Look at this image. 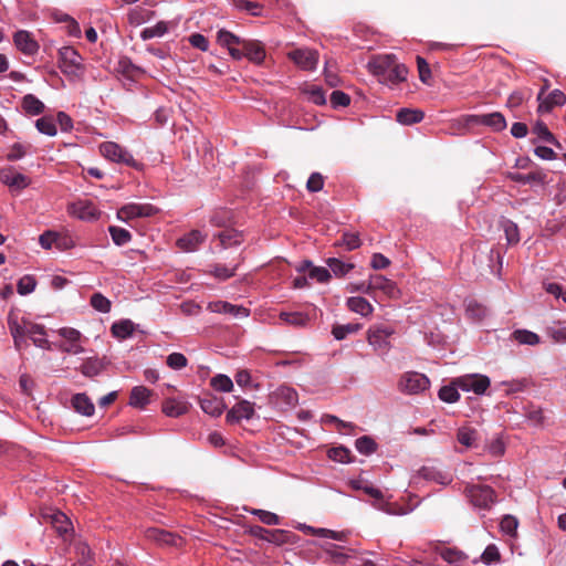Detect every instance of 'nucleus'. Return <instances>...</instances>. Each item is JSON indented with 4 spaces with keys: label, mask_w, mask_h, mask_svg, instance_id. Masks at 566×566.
<instances>
[{
    "label": "nucleus",
    "mask_w": 566,
    "mask_h": 566,
    "mask_svg": "<svg viewBox=\"0 0 566 566\" xmlns=\"http://www.w3.org/2000/svg\"><path fill=\"white\" fill-rule=\"evenodd\" d=\"M8 326L17 349H21L27 343V336L31 338L36 347L49 348V340L43 325L20 317L15 311H10L8 314Z\"/></svg>",
    "instance_id": "f257e3e1"
},
{
    "label": "nucleus",
    "mask_w": 566,
    "mask_h": 566,
    "mask_svg": "<svg viewBox=\"0 0 566 566\" xmlns=\"http://www.w3.org/2000/svg\"><path fill=\"white\" fill-rule=\"evenodd\" d=\"M59 67L71 81H80L84 77L86 67L82 55L73 46H62L57 51Z\"/></svg>",
    "instance_id": "f03ea898"
},
{
    "label": "nucleus",
    "mask_w": 566,
    "mask_h": 566,
    "mask_svg": "<svg viewBox=\"0 0 566 566\" xmlns=\"http://www.w3.org/2000/svg\"><path fill=\"white\" fill-rule=\"evenodd\" d=\"M464 494L471 505L480 512L490 511L497 501L495 491L489 485L468 484Z\"/></svg>",
    "instance_id": "7ed1b4c3"
},
{
    "label": "nucleus",
    "mask_w": 566,
    "mask_h": 566,
    "mask_svg": "<svg viewBox=\"0 0 566 566\" xmlns=\"http://www.w3.org/2000/svg\"><path fill=\"white\" fill-rule=\"evenodd\" d=\"M395 333V327L389 324H373L367 331L368 344L378 355H386L391 348L390 338Z\"/></svg>",
    "instance_id": "20e7f679"
},
{
    "label": "nucleus",
    "mask_w": 566,
    "mask_h": 566,
    "mask_svg": "<svg viewBox=\"0 0 566 566\" xmlns=\"http://www.w3.org/2000/svg\"><path fill=\"white\" fill-rule=\"evenodd\" d=\"M99 153L104 158L116 164H124L129 167L139 168V164L125 147L115 142H104L99 145Z\"/></svg>",
    "instance_id": "39448f33"
},
{
    "label": "nucleus",
    "mask_w": 566,
    "mask_h": 566,
    "mask_svg": "<svg viewBox=\"0 0 566 566\" xmlns=\"http://www.w3.org/2000/svg\"><path fill=\"white\" fill-rule=\"evenodd\" d=\"M430 386L429 378L418 371L403 373L398 381V389L407 395H418L427 390Z\"/></svg>",
    "instance_id": "423d86ee"
},
{
    "label": "nucleus",
    "mask_w": 566,
    "mask_h": 566,
    "mask_svg": "<svg viewBox=\"0 0 566 566\" xmlns=\"http://www.w3.org/2000/svg\"><path fill=\"white\" fill-rule=\"evenodd\" d=\"M464 123L467 125H483L494 133L502 132L507 126L504 115L500 112L465 115Z\"/></svg>",
    "instance_id": "0eeeda50"
},
{
    "label": "nucleus",
    "mask_w": 566,
    "mask_h": 566,
    "mask_svg": "<svg viewBox=\"0 0 566 566\" xmlns=\"http://www.w3.org/2000/svg\"><path fill=\"white\" fill-rule=\"evenodd\" d=\"M454 384L463 391L473 392L480 396L486 391L491 381L485 375L470 374L455 378Z\"/></svg>",
    "instance_id": "6e6552de"
},
{
    "label": "nucleus",
    "mask_w": 566,
    "mask_h": 566,
    "mask_svg": "<svg viewBox=\"0 0 566 566\" xmlns=\"http://www.w3.org/2000/svg\"><path fill=\"white\" fill-rule=\"evenodd\" d=\"M158 212V209L150 203L130 202L118 209L116 217L123 222H128L136 218L151 217Z\"/></svg>",
    "instance_id": "1a4fd4ad"
},
{
    "label": "nucleus",
    "mask_w": 566,
    "mask_h": 566,
    "mask_svg": "<svg viewBox=\"0 0 566 566\" xmlns=\"http://www.w3.org/2000/svg\"><path fill=\"white\" fill-rule=\"evenodd\" d=\"M287 56L304 71H314L318 64V52L308 48L293 50Z\"/></svg>",
    "instance_id": "9d476101"
},
{
    "label": "nucleus",
    "mask_w": 566,
    "mask_h": 566,
    "mask_svg": "<svg viewBox=\"0 0 566 566\" xmlns=\"http://www.w3.org/2000/svg\"><path fill=\"white\" fill-rule=\"evenodd\" d=\"M67 211L71 216L83 221H94L101 216L99 210L90 200H77L67 207Z\"/></svg>",
    "instance_id": "9b49d317"
},
{
    "label": "nucleus",
    "mask_w": 566,
    "mask_h": 566,
    "mask_svg": "<svg viewBox=\"0 0 566 566\" xmlns=\"http://www.w3.org/2000/svg\"><path fill=\"white\" fill-rule=\"evenodd\" d=\"M254 413V403L242 399L227 412L226 419L229 423H238L242 420H250Z\"/></svg>",
    "instance_id": "f8f14e48"
},
{
    "label": "nucleus",
    "mask_w": 566,
    "mask_h": 566,
    "mask_svg": "<svg viewBox=\"0 0 566 566\" xmlns=\"http://www.w3.org/2000/svg\"><path fill=\"white\" fill-rule=\"evenodd\" d=\"M13 42L21 53L29 56L36 54L40 48L32 33L25 30L17 31L13 34Z\"/></svg>",
    "instance_id": "ddd939ff"
},
{
    "label": "nucleus",
    "mask_w": 566,
    "mask_h": 566,
    "mask_svg": "<svg viewBox=\"0 0 566 566\" xmlns=\"http://www.w3.org/2000/svg\"><path fill=\"white\" fill-rule=\"evenodd\" d=\"M369 287L371 294L375 291H380L389 298H396L399 295L396 283L380 274L369 275Z\"/></svg>",
    "instance_id": "4468645a"
},
{
    "label": "nucleus",
    "mask_w": 566,
    "mask_h": 566,
    "mask_svg": "<svg viewBox=\"0 0 566 566\" xmlns=\"http://www.w3.org/2000/svg\"><path fill=\"white\" fill-rule=\"evenodd\" d=\"M207 310L211 313L229 314L233 317H248L250 315V311L247 307L226 301L209 302Z\"/></svg>",
    "instance_id": "2eb2a0df"
},
{
    "label": "nucleus",
    "mask_w": 566,
    "mask_h": 566,
    "mask_svg": "<svg viewBox=\"0 0 566 566\" xmlns=\"http://www.w3.org/2000/svg\"><path fill=\"white\" fill-rule=\"evenodd\" d=\"M544 88L538 93L537 99L539 101L538 112L548 113L554 106H563L566 103V95L560 90H554L543 98Z\"/></svg>",
    "instance_id": "dca6fc26"
},
{
    "label": "nucleus",
    "mask_w": 566,
    "mask_h": 566,
    "mask_svg": "<svg viewBox=\"0 0 566 566\" xmlns=\"http://www.w3.org/2000/svg\"><path fill=\"white\" fill-rule=\"evenodd\" d=\"M272 399L281 408H292L297 405V391L290 386H280L273 394Z\"/></svg>",
    "instance_id": "f3484780"
},
{
    "label": "nucleus",
    "mask_w": 566,
    "mask_h": 566,
    "mask_svg": "<svg viewBox=\"0 0 566 566\" xmlns=\"http://www.w3.org/2000/svg\"><path fill=\"white\" fill-rule=\"evenodd\" d=\"M397 64L395 56L391 54L378 55L368 62V70L380 80Z\"/></svg>",
    "instance_id": "a211bd4d"
},
{
    "label": "nucleus",
    "mask_w": 566,
    "mask_h": 566,
    "mask_svg": "<svg viewBox=\"0 0 566 566\" xmlns=\"http://www.w3.org/2000/svg\"><path fill=\"white\" fill-rule=\"evenodd\" d=\"M419 476L429 482H434L440 485H449L452 482V475L440 468L433 465H424L419 470Z\"/></svg>",
    "instance_id": "6ab92c4d"
},
{
    "label": "nucleus",
    "mask_w": 566,
    "mask_h": 566,
    "mask_svg": "<svg viewBox=\"0 0 566 566\" xmlns=\"http://www.w3.org/2000/svg\"><path fill=\"white\" fill-rule=\"evenodd\" d=\"M547 175L541 170L535 169L527 174L522 172H510L509 178L512 181H515L521 185H531V186H543L546 182Z\"/></svg>",
    "instance_id": "aec40b11"
},
{
    "label": "nucleus",
    "mask_w": 566,
    "mask_h": 566,
    "mask_svg": "<svg viewBox=\"0 0 566 566\" xmlns=\"http://www.w3.org/2000/svg\"><path fill=\"white\" fill-rule=\"evenodd\" d=\"M206 238L207 234L202 233L200 230H191L177 240V247L185 252H193L200 247Z\"/></svg>",
    "instance_id": "412c9836"
},
{
    "label": "nucleus",
    "mask_w": 566,
    "mask_h": 566,
    "mask_svg": "<svg viewBox=\"0 0 566 566\" xmlns=\"http://www.w3.org/2000/svg\"><path fill=\"white\" fill-rule=\"evenodd\" d=\"M350 485L353 489L355 490H361L364 491L366 494H368L369 496L374 497L375 500L378 501L377 504H375V506L378 509V510H381V511H385L389 514H391L392 512L388 509H386V506L388 505L387 503H385L382 501V492L377 489V488H374L373 485H369V484H365L363 481L360 480H353L350 481Z\"/></svg>",
    "instance_id": "4be33fe9"
},
{
    "label": "nucleus",
    "mask_w": 566,
    "mask_h": 566,
    "mask_svg": "<svg viewBox=\"0 0 566 566\" xmlns=\"http://www.w3.org/2000/svg\"><path fill=\"white\" fill-rule=\"evenodd\" d=\"M245 57L255 64H262L265 59V50L259 41H242Z\"/></svg>",
    "instance_id": "5701e85b"
},
{
    "label": "nucleus",
    "mask_w": 566,
    "mask_h": 566,
    "mask_svg": "<svg viewBox=\"0 0 566 566\" xmlns=\"http://www.w3.org/2000/svg\"><path fill=\"white\" fill-rule=\"evenodd\" d=\"M202 411L211 417H219L226 409L222 398L216 396L205 397L200 400Z\"/></svg>",
    "instance_id": "b1692460"
},
{
    "label": "nucleus",
    "mask_w": 566,
    "mask_h": 566,
    "mask_svg": "<svg viewBox=\"0 0 566 566\" xmlns=\"http://www.w3.org/2000/svg\"><path fill=\"white\" fill-rule=\"evenodd\" d=\"M408 69L403 64H397L390 69L379 82L389 86L398 85L407 80Z\"/></svg>",
    "instance_id": "393cba45"
},
{
    "label": "nucleus",
    "mask_w": 566,
    "mask_h": 566,
    "mask_svg": "<svg viewBox=\"0 0 566 566\" xmlns=\"http://www.w3.org/2000/svg\"><path fill=\"white\" fill-rule=\"evenodd\" d=\"M151 391L145 386H136L129 396V406L144 409L149 403Z\"/></svg>",
    "instance_id": "a878e982"
},
{
    "label": "nucleus",
    "mask_w": 566,
    "mask_h": 566,
    "mask_svg": "<svg viewBox=\"0 0 566 566\" xmlns=\"http://www.w3.org/2000/svg\"><path fill=\"white\" fill-rule=\"evenodd\" d=\"M72 406L76 412L85 417L94 415L95 407L92 400L85 394H76L72 398Z\"/></svg>",
    "instance_id": "bb28decb"
},
{
    "label": "nucleus",
    "mask_w": 566,
    "mask_h": 566,
    "mask_svg": "<svg viewBox=\"0 0 566 566\" xmlns=\"http://www.w3.org/2000/svg\"><path fill=\"white\" fill-rule=\"evenodd\" d=\"M136 325L133 321L125 318L117 322H114L111 332L114 337L118 339H126L130 337L135 332Z\"/></svg>",
    "instance_id": "cd10ccee"
},
{
    "label": "nucleus",
    "mask_w": 566,
    "mask_h": 566,
    "mask_svg": "<svg viewBox=\"0 0 566 566\" xmlns=\"http://www.w3.org/2000/svg\"><path fill=\"white\" fill-rule=\"evenodd\" d=\"M349 311L357 313L361 316H368L373 313V305L361 296H352L346 301Z\"/></svg>",
    "instance_id": "c85d7f7f"
},
{
    "label": "nucleus",
    "mask_w": 566,
    "mask_h": 566,
    "mask_svg": "<svg viewBox=\"0 0 566 566\" xmlns=\"http://www.w3.org/2000/svg\"><path fill=\"white\" fill-rule=\"evenodd\" d=\"M326 264L331 274L335 275L336 277L346 276L355 268L354 263L345 262L337 258H328L326 260Z\"/></svg>",
    "instance_id": "c756f323"
},
{
    "label": "nucleus",
    "mask_w": 566,
    "mask_h": 566,
    "mask_svg": "<svg viewBox=\"0 0 566 566\" xmlns=\"http://www.w3.org/2000/svg\"><path fill=\"white\" fill-rule=\"evenodd\" d=\"M424 117V114L420 109L413 108H400L396 114V119L402 125H412L420 123Z\"/></svg>",
    "instance_id": "7c9ffc66"
},
{
    "label": "nucleus",
    "mask_w": 566,
    "mask_h": 566,
    "mask_svg": "<svg viewBox=\"0 0 566 566\" xmlns=\"http://www.w3.org/2000/svg\"><path fill=\"white\" fill-rule=\"evenodd\" d=\"M21 106L23 111L31 115L36 116L44 112V104L33 94H27L22 97Z\"/></svg>",
    "instance_id": "2f4dec72"
},
{
    "label": "nucleus",
    "mask_w": 566,
    "mask_h": 566,
    "mask_svg": "<svg viewBox=\"0 0 566 566\" xmlns=\"http://www.w3.org/2000/svg\"><path fill=\"white\" fill-rule=\"evenodd\" d=\"M479 439L478 431L469 426H463L458 429L457 440L460 444L465 448H474L476 446V441Z\"/></svg>",
    "instance_id": "473e14b6"
},
{
    "label": "nucleus",
    "mask_w": 566,
    "mask_h": 566,
    "mask_svg": "<svg viewBox=\"0 0 566 566\" xmlns=\"http://www.w3.org/2000/svg\"><path fill=\"white\" fill-rule=\"evenodd\" d=\"M220 240V244L223 249L231 248L233 245H239L243 241L242 233L234 229H226L217 234Z\"/></svg>",
    "instance_id": "72a5a7b5"
},
{
    "label": "nucleus",
    "mask_w": 566,
    "mask_h": 566,
    "mask_svg": "<svg viewBox=\"0 0 566 566\" xmlns=\"http://www.w3.org/2000/svg\"><path fill=\"white\" fill-rule=\"evenodd\" d=\"M1 180L4 185L15 189H24L30 185V179L20 172L4 174L1 176Z\"/></svg>",
    "instance_id": "f704fd0d"
},
{
    "label": "nucleus",
    "mask_w": 566,
    "mask_h": 566,
    "mask_svg": "<svg viewBox=\"0 0 566 566\" xmlns=\"http://www.w3.org/2000/svg\"><path fill=\"white\" fill-rule=\"evenodd\" d=\"M512 338L521 345L535 346L541 343L539 336L528 329H516L512 334Z\"/></svg>",
    "instance_id": "c9c22d12"
},
{
    "label": "nucleus",
    "mask_w": 566,
    "mask_h": 566,
    "mask_svg": "<svg viewBox=\"0 0 566 566\" xmlns=\"http://www.w3.org/2000/svg\"><path fill=\"white\" fill-rule=\"evenodd\" d=\"M148 537L153 538L154 541L158 542L159 544L165 545H177L178 541L180 539L176 535L166 532L160 528H150L148 530Z\"/></svg>",
    "instance_id": "e433bc0d"
},
{
    "label": "nucleus",
    "mask_w": 566,
    "mask_h": 566,
    "mask_svg": "<svg viewBox=\"0 0 566 566\" xmlns=\"http://www.w3.org/2000/svg\"><path fill=\"white\" fill-rule=\"evenodd\" d=\"M51 523L61 535H66L72 530V522L60 511L51 515Z\"/></svg>",
    "instance_id": "4c0bfd02"
},
{
    "label": "nucleus",
    "mask_w": 566,
    "mask_h": 566,
    "mask_svg": "<svg viewBox=\"0 0 566 566\" xmlns=\"http://www.w3.org/2000/svg\"><path fill=\"white\" fill-rule=\"evenodd\" d=\"M361 328L359 323H347L333 326L332 334L335 339H345L348 335L357 333Z\"/></svg>",
    "instance_id": "58836bf2"
},
{
    "label": "nucleus",
    "mask_w": 566,
    "mask_h": 566,
    "mask_svg": "<svg viewBox=\"0 0 566 566\" xmlns=\"http://www.w3.org/2000/svg\"><path fill=\"white\" fill-rule=\"evenodd\" d=\"M459 389L453 380L450 385L441 387L438 396L444 402L454 403L460 399Z\"/></svg>",
    "instance_id": "ea45409f"
},
{
    "label": "nucleus",
    "mask_w": 566,
    "mask_h": 566,
    "mask_svg": "<svg viewBox=\"0 0 566 566\" xmlns=\"http://www.w3.org/2000/svg\"><path fill=\"white\" fill-rule=\"evenodd\" d=\"M168 32V25L165 21H159L153 27L145 28L140 32V38L143 40H150L154 38H160Z\"/></svg>",
    "instance_id": "a19ab883"
},
{
    "label": "nucleus",
    "mask_w": 566,
    "mask_h": 566,
    "mask_svg": "<svg viewBox=\"0 0 566 566\" xmlns=\"http://www.w3.org/2000/svg\"><path fill=\"white\" fill-rule=\"evenodd\" d=\"M467 316L473 321H482L488 315V308L476 301H469L465 306Z\"/></svg>",
    "instance_id": "79ce46f5"
},
{
    "label": "nucleus",
    "mask_w": 566,
    "mask_h": 566,
    "mask_svg": "<svg viewBox=\"0 0 566 566\" xmlns=\"http://www.w3.org/2000/svg\"><path fill=\"white\" fill-rule=\"evenodd\" d=\"M36 129L46 136L53 137L56 135L57 129L54 119L51 116H43L35 120Z\"/></svg>",
    "instance_id": "37998d69"
},
{
    "label": "nucleus",
    "mask_w": 566,
    "mask_h": 566,
    "mask_svg": "<svg viewBox=\"0 0 566 566\" xmlns=\"http://www.w3.org/2000/svg\"><path fill=\"white\" fill-rule=\"evenodd\" d=\"M502 228L505 233V238L509 244H516L520 242V231L518 227L515 222L509 219H504L502 222Z\"/></svg>",
    "instance_id": "c03bdc74"
},
{
    "label": "nucleus",
    "mask_w": 566,
    "mask_h": 566,
    "mask_svg": "<svg viewBox=\"0 0 566 566\" xmlns=\"http://www.w3.org/2000/svg\"><path fill=\"white\" fill-rule=\"evenodd\" d=\"M108 232L112 237L113 242L118 245H125L132 240V234L128 230L116 226H111Z\"/></svg>",
    "instance_id": "a18cd8bd"
},
{
    "label": "nucleus",
    "mask_w": 566,
    "mask_h": 566,
    "mask_svg": "<svg viewBox=\"0 0 566 566\" xmlns=\"http://www.w3.org/2000/svg\"><path fill=\"white\" fill-rule=\"evenodd\" d=\"M356 450L365 455L374 453L377 449V443L368 436H363L355 441Z\"/></svg>",
    "instance_id": "49530a36"
},
{
    "label": "nucleus",
    "mask_w": 566,
    "mask_h": 566,
    "mask_svg": "<svg viewBox=\"0 0 566 566\" xmlns=\"http://www.w3.org/2000/svg\"><path fill=\"white\" fill-rule=\"evenodd\" d=\"M163 411L168 417L177 418L186 413L187 407L182 402L167 400L163 406Z\"/></svg>",
    "instance_id": "de8ad7c7"
},
{
    "label": "nucleus",
    "mask_w": 566,
    "mask_h": 566,
    "mask_svg": "<svg viewBox=\"0 0 566 566\" xmlns=\"http://www.w3.org/2000/svg\"><path fill=\"white\" fill-rule=\"evenodd\" d=\"M91 306L101 313H108L112 307L111 301L102 293H94L90 300Z\"/></svg>",
    "instance_id": "09e8293b"
},
{
    "label": "nucleus",
    "mask_w": 566,
    "mask_h": 566,
    "mask_svg": "<svg viewBox=\"0 0 566 566\" xmlns=\"http://www.w3.org/2000/svg\"><path fill=\"white\" fill-rule=\"evenodd\" d=\"M518 527V521L513 515H505L500 522V530L503 534L509 535L511 537L516 535Z\"/></svg>",
    "instance_id": "8fccbe9b"
},
{
    "label": "nucleus",
    "mask_w": 566,
    "mask_h": 566,
    "mask_svg": "<svg viewBox=\"0 0 566 566\" xmlns=\"http://www.w3.org/2000/svg\"><path fill=\"white\" fill-rule=\"evenodd\" d=\"M211 386L221 392H230L233 388L232 379L223 374H219L211 379Z\"/></svg>",
    "instance_id": "3c124183"
},
{
    "label": "nucleus",
    "mask_w": 566,
    "mask_h": 566,
    "mask_svg": "<svg viewBox=\"0 0 566 566\" xmlns=\"http://www.w3.org/2000/svg\"><path fill=\"white\" fill-rule=\"evenodd\" d=\"M238 265L232 268L223 265V264H214L210 271V273L220 281L229 280L234 276Z\"/></svg>",
    "instance_id": "603ef678"
},
{
    "label": "nucleus",
    "mask_w": 566,
    "mask_h": 566,
    "mask_svg": "<svg viewBox=\"0 0 566 566\" xmlns=\"http://www.w3.org/2000/svg\"><path fill=\"white\" fill-rule=\"evenodd\" d=\"M217 40L220 45L226 46L228 50L235 44H242V41L237 35L224 29L218 31Z\"/></svg>",
    "instance_id": "864d4df0"
},
{
    "label": "nucleus",
    "mask_w": 566,
    "mask_h": 566,
    "mask_svg": "<svg viewBox=\"0 0 566 566\" xmlns=\"http://www.w3.org/2000/svg\"><path fill=\"white\" fill-rule=\"evenodd\" d=\"M328 458L339 463H349L352 461L350 450L342 446L329 449Z\"/></svg>",
    "instance_id": "5fc2aeb1"
},
{
    "label": "nucleus",
    "mask_w": 566,
    "mask_h": 566,
    "mask_svg": "<svg viewBox=\"0 0 566 566\" xmlns=\"http://www.w3.org/2000/svg\"><path fill=\"white\" fill-rule=\"evenodd\" d=\"M251 534L256 537L264 538L269 542H277L279 541L277 536H281L283 534V531H281V530L270 531V530H266L264 527L256 525V526L251 527Z\"/></svg>",
    "instance_id": "6e6d98bb"
},
{
    "label": "nucleus",
    "mask_w": 566,
    "mask_h": 566,
    "mask_svg": "<svg viewBox=\"0 0 566 566\" xmlns=\"http://www.w3.org/2000/svg\"><path fill=\"white\" fill-rule=\"evenodd\" d=\"M36 281L32 275L22 276L17 284V290L20 295H28L34 291Z\"/></svg>",
    "instance_id": "4d7b16f0"
},
{
    "label": "nucleus",
    "mask_w": 566,
    "mask_h": 566,
    "mask_svg": "<svg viewBox=\"0 0 566 566\" xmlns=\"http://www.w3.org/2000/svg\"><path fill=\"white\" fill-rule=\"evenodd\" d=\"M500 559L501 555L499 548L494 544L488 545L481 555V560L485 565H492L500 562Z\"/></svg>",
    "instance_id": "13d9d810"
},
{
    "label": "nucleus",
    "mask_w": 566,
    "mask_h": 566,
    "mask_svg": "<svg viewBox=\"0 0 566 566\" xmlns=\"http://www.w3.org/2000/svg\"><path fill=\"white\" fill-rule=\"evenodd\" d=\"M307 276L310 280H315L318 283H327L331 280L332 274L326 268L313 265Z\"/></svg>",
    "instance_id": "bf43d9fd"
},
{
    "label": "nucleus",
    "mask_w": 566,
    "mask_h": 566,
    "mask_svg": "<svg viewBox=\"0 0 566 566\" xmlns=\"http://www.w3.org/2000/svg\"><path fill=\"white\" fill-rule=\"evenodd\" d=\"M360 239L357 233L354 232H346L342 237V241L337 242L336 245L340 247L344 245L347 251L356 250L360 247Z\"/></svg>",
    "instance_id": "052dcab7"
},
{
    "label": "nucleus",
    "mask_w": 566,
    "mask_h": 566,
    "mask_svg": "<svg viewBox=\"0 0 566 566\" xmlns=\"http://www.w3.org/2000/svg\"><path fill=\"white\" fill-rule=\"evenodd\" d=\"M441 556L449 564L460 565L467 560V556L463 552L453 548L444 549Z\"/></svg>",
    "instance_id": "680f3d73"
},
{
    "label": "nucleus",
    "mask_w": 566,
    "mask_h": 566,
    "mask_svg": "<svg viewBox=\"0 0 566 566\" xmlns=\"http://www.w3.org/2000/svg\"><path fill=\"white\" fill-rule=\"evenodd\" d=\"M547 335L557 344H566V326L557 324L547 327Z\"/></svg>",
    "instance_id": "e2e57ef3"
},
{
    "label": "nucleus",
    "mask_w": 566,
    "mask_h": 566,
    "mask_svg": "<svg viewBox=\"0 0 566 566\" xmlns=\"http://www.w3.org/2000/svg\"><path fill=\"white\" fill-rule=\"evenodd\" d=\"M251 513L259 517V520L266 525H277L280 524V517L270 511L255 509L252 510Z\"/></svg>",
    "instance_id": "0e129e2a"
},
{
    "label": "nucleus",
    "mask_w": 566,
    "mask_h": 566,
    "mask_svg": "<svg viewBox=\"0 0 566 566\" xmlns=\"http://www.w3.org/2000/svg\"><path fill=\"white\" fill-rule=\"evenodd\" d=\"M233 4L240 9L248 11L251 15L258 17L261 14V6L258 2L249 0H233Z\"/></svg>",
    "instance_id": "69168bd1"
},
{
    "label": "nucleus",
    "mask_w": 566,
    "mask_h": 566,
    "mask_svg": "<svg viewBox=\"0 0 566 566\" xmlns=\"http://www.w3.org/2000/svg\"><path fill=\"white\" fill-rule=\"evenodd\" d=\"M305 93L308 99L316 105H324L326 103L325 93L319 86L313 85L308 87Z\"/></svg>",
    "instance_id": "338daca9"
},
{
    "label": "nucleus",
    "mask_w": 566,
    "mask_h": 566,
    "mask_svg": "<svg viewBox=\"0 0 566 566\" xmlns=\"http://www.w3.org/2000/svg\"><path fill=\"white\" fill-rule=\"evenodd\" d=\"M187 363L186 356L181 353H172L167 357V365L175 370L185 368Z\"/></svg>",
    "instance_id": "774afa93"
}]
</instances>
